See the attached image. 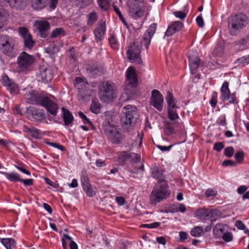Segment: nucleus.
Masks as SVG:
<instances>
[{"mask_svg": "<svg viewBox=\"0 0 249 249\" xmlns=\"http://www.w3.org/2000/svg\"><path fill=\"white\" fill-rule=\"evenodd\" d=\"M178 203L170 205L168 208V212L172 213L178 212Z\"/></svg>", "mask_w": 249, "mask_h": 249, "instance_id": "bf43d9fd", "label": "nucleus"}, {"mask_svg": "<svg viewBox=\"0 0 249 249\" xmlns=\"http://www.w3.org/2000/svg\"><path fill=\"white\" fill-rule=\"evenodd\" d=\"M47 143L50 145H51V146L54 147L58 148V149L62 151H64L65 150V147L63 145H62L59 143H55V142H47Z\"/></svg>", "mask_w": 249, "mask_h": 249, "instance_id": "052dcab7", "label": "nucleus"}, {"mask_svg": "<svg viewBox=\"0 0 249 249\" xmlns=\"http://www.w3.org/2000/svg\"><path fill=\"white\" fill-rule=\"evenodd\" d=\"M166 101L167 103V108H179L176 105V99L173 94L169 91L167 92Z\"/></svg>", "mask_w": 249, "mask_h": 249, "instance_id": "cd10ccee", "label": "nucleus"}, {"mask_svg": "<svg viewBox=\"0 0 249 249\" xmlns=\"http://www.w3.org/2000/svg\"><path fill=\"white\" fill-rule=\"evenodd\" d=\"M108 41L110 46L113 49L116 50L119 48V43L117 36L114 33L110 34L108 38Z\"/></svg>", "mask_w": 249, "mask_h": 249, "instance_id": "7c9ffc66", "label": "nucleus"}, {"mask_svg": "<svg viewBox=\"0 0 249 249\" xmlns=\"http://www.w3.org/2000/svg\"><path fill=\"white\" fill-rule=\"evenodd\" d=\"M222 238L227 242H229L232 240V235L231 233L230 232H226L224 233Z\"/></svg>", "mask_w": 249, "mask_h": 249, "instance_id": "5fc2aeb1", "label": "nucleus"}, {"mask_svg": "<svg viewBox=\"0 0 249 249\" xmlns=\"http://www.w3.org/2000/svg\"><path fill=\"white\" fill-rule=\"evenodd\" d=\"M141 45L138 42H134L128 47L127 56L128 59L132 63H141L142 59L140 56Z\"/></svg>", "mask_w": 249, "mask_h": 249, "instance_id": "1a4fd4ad", "label": "nucleus"}, {"mask_svg": "<svg viewBox=\"0 0 249 249\" xmlns=\"http://www.w3.org/2000/svg\"><path fill=\"white\" fill-rule=\"evenodd\" d=\"M35 61L36 58L34 55L28 54L25 52H21L17 60L18 71L25 73L31 71Z\"/></svg>", "mask_w": 249, "mask_h": 249, "instance_id": "39448f33", "label": "nucleus"}, {"mask_svg": "<svg viewBox=\"0 0 249 249\" xmlns=\"http://www.w3.org/2000/svg\"><path fill=\"white\" fill-rule=\"evenodd\" d=\"M26 98L32 104L44 107L51 115H57L59 108L58 105L52 101L46 94L32 90L26 94Z\"/></svg>", "mask_w": 249, "mask_h": 249, "instance_id": "f03ea898", "label": "nucleus"}, {"mask_svg": "<svg viewBox=\"0 0 249 249\" xmlns=\"http://www.w3.org/2000/svg\"><path fill=\"white\" fill-rule=\"evenodd\" d=\"M217 191L213 188H209L205 193V196L206 197L215 196L217 195Z\"/></svg>", "mask_w": 249, "mask_h": 249, "instance_id": "8fccbe9b", "label": "nucleus"}, {"mask_svg": "<svg viewBox=\"0 0 249 249\" xmlns=\"http://www.w3.org/2000/svg\"><path fill=\"white\" fill-rule=\"evenodd\" d=\"M160 223L159 222H156L151 224H146L142 225L143 228H147L149 229L157 228L160 225Z\"/></svg>", "mask_w": 249, "mask_h": 249, "instance_id": "864d4df0", "label": "nucleus"}, {"mask_svg": "<svg viewBox=\"0 0 249 249\" xmlns=\"http://www.w3.org/2000/svg\"><path fill=\"white\" fill-rule=\"evenodd\" d=\"M194 216L202 221L210 220L212 224L221 217V213L216 209H211L202 207L195 212Z\"/></svg>", "mask_w": 249, "mask_h": 249, "instance_id": "20e7f679", "label": "nucleus"}, {"mask_svg": "<svg viewBox=\"0 0 249 249\" xmlns=\"http://www.w3.org/2000/svg\"><path fill=\"white\" fill-rule=\"evenodd\" d=\"M217 103V93L215 91L213 92V94L212 96L211 99L210 101V104L211 106L214 108Z\"/></svg>", "mask_w": 249, "mask_h": 249, "instance_id": "3c124183", "label": "nucleus"}, {"mask_svg": "<svg viewBox=\"0 0 249 249\" xmlns=\"http://www.w3.org/2000/svg\"><path fill=\"white\" fill-rule=\"evenodd\" d=\"M245 154L243 151H238L234 155V158L238 163H241L244 160Z\"/></svg>", "mask_w": 249, "mask_h": 249, "instance_id": "09e8293b", "label": "nucleus"}, {"mask_svg": "<svg viewBox=\"0 0 249 249\" xmlns=\"http://www.w3.org/2000/svg\"><path fill=\"white\" fill-rule=\"evenodd\" d=\"M196 22L197 23V25L200 27L203 28L204 27V20L202 17V16L200 15L198 16L196 18Z\"/></svg>", "mask_w": 249, "mask_h": 249, "instance_id": "680f3d73", "label": "nucleus"}, {"mask_svg": "<svg viewBox=\"0 0 249 249\" xmlns=\"http://www.w3.org/2000/svg\"><path fill=\"white\" fill-rule=\"evenodd\" d=\"M0 242L6 249H12L16 245L15 240L11 238H0Z\"/></svg>", "mask_w": 249, "mask_h": 249, "instance_id": "c85d7f7f", "label": "nucleus"}, {"mask_svg": "<svg viewBox=\"0 0 249 249\" xmlns=\"http://www.w3.org/2000/svg\"><path fill=\"white\" fill-rule=\"evenodd\" d=\"M34 26L41 37L45 38L48 36L50 25L47 21L37 20L35 22Z\"/></svg>", "mask_w": 249, "mask_h": 249, "instance_id": "a211bd4d", "label": "nucleus"}, {"mask_svg": "<svg viewBox=\"0 0 249 249\" xmlns=\"http://www.w3.org/2000/svg\"><path fill=\"white\" fill-rule=\"evenodd\" d=\"M183 27V23L179 21H175L168 27L165 32V35L168 36H171L175 33L179 31Z\"/></svg>", "mask_w": 249, "mask_h": 249, "instance_id": "5701e85b", "label": "nucleus"}, {"mask_svg": "<svg viewBox=\"0 0 249 249\" xmlns=\"http://www.w3.org/2000/svg\"><path fill=\"white\" fill-rule=\"evenodd\" d=\"M234 149L232 146H229L225 148L224 154L228 158L231 157L234 154Z\"/></svg>", "mask_w": 249, "mask_h": 249, "instance_id": "de8ad7c7", "label": "nucleus"}, {"mask_svg": "<svg viewBox=\"0 0 249 249\" xmlns=\"http://www.w3.org/2000/svg\"><path fill=\"white\" fill-rule=\"evenodd\" d=\"M28 118L32 121L40 122L46 118V114L43 109L30 107L26 110Z\"/></svg>", "mask_w": 249, "mask_h": 249, "instance_id": "ddd939ff", "label": "nucleus"}, {"mask_svg": "<svg viewBox=\"0 0 249 249\" xmlns=\"http://www.w3.org/2000/svg\"><path fill=\"white\" fill-rule=\"evenodd\" d=\"M1 173L5 176L8 180L12 182H20L21 180L20 176L17 173H6L3 172H2Z\"/></svg>", "mask_w": 249, "mask_h": 249, "instance_id": "c756f323", "label": "nucleus"}, {"mask_svg": "<svg viewBox=\"0 0 249 249\" xmlns=\"http://www.w3.org/2000/svg\"><path fill=\"white\" fill-rule=\"evenodd\" d=\"M224 147V144L222 142H217L214 144L213 149L220 152Z\"/></svg>", "mask_w": 249, "mask_h": 249, "instance_id": "4d7b16f0", "label": "nucleus"}, {"mask_svg": "<svg viewBox=\"0 0 249 249\" xmlns=\"http://www.w3.org/2000/svg\"><path fill=\"white\" fill-rule=\"evenodd\" d=\"M18 31L22 39L25 37H27V36L31 35L29 30L26 27H19L18 28Z\"/></svg>", "mask_w": 249, "mask_h": 249, "instance_id": "c03bdc74", "label": "nucleus"}, {"mask_svg": "<svg viewBox=\"0 0 249 249\" xmlns=\"http://www.w3.org/2000/svg\"><path fill=\"white\" fill-rule=\"evenodd\" d=\"M22 39L24 43V47L25 50H31L35 45L36 42L32 38L31 35L23 38Z\"/></svg>", "mask_w": 249, "mask_h": 249, "instance_id": "473e14b6", "label": "nucleus"}, {"mask_svg": "<svg viewBox=\"0 0 249 249\" xmlns=\"http://www.w3.org/2000/svg\"><path fill=\"white\" fill-rule=\"evenodd\" d=\"M105 131L108 140L113 144H120L123 140L122 134L115 126H107Z\"/></svg>", "mask_w": 249, "mask_h": 249, "instance_id": "f8f14e48", "label": "nucleus"}, {"mask_svg": "<svg viewBox=\"0 0 249 249\" xmlns=\"http://www.w3.org/2000/svg\"><path fill=\"white\" fill-rule=\"evenodd\" d=\"M124 109L126 110V111L124 112V115L123 116L122 118V122L124 125L129 124L131 126L134 124L138 117L136 107L129 105L124 107Z\"/></svg>", "mask_w": 249, "mask_h": 249, "instance_id": "6e6552de", "label": "nucleus"}, {"mask_svg": "<svg viewBox=\"0 0 249 249\" xmlns=\"http://www.w3.org/2000/svg\"><path fill=\"white\" fill-rule=\"evenodd\" d=\"M203 232V229L202 227L196 226L191 230L190 233L194 237H199Z\"/></svg>", "mask_w": 249, "mask_h": 249, "instance_id": "58836bf2", "label": "nucleus"}, {"mask_svg": "<svg viewBox=\"0 0 249 249\" xmlns=\"http://www.w3.org/2000/svg\"><path fill=\"white\" fill-rule=\"evenodd\" d=\"M80 182L83 190L88 196L91 197L95 195V191L92 187L86 172H82L80 178Z\"/></svg>", "mask_w": 249, "mask_h": 249, "instance_id": "2eb2a0df", "label": "nucleus"}, {"mask_svg": "<svg viewBox=\"0 0 249 249\" xmlns=\"http://www.w3.org/2000/svg\"><path fill=\"white\" fill-rule=\"evenodd\" d=\"M229 83L225 81L220 88V98L223 101H229L230 104H237L238 101L235 93H231L229 88Z\"/></svg>", "mask_w": 249, "mask_h": 249, "instance_id": "9d476101", "label": "nucleus"}, {"mask_svg": "<svg viewBox=\"0 0 249 249\" xmlns=\"http://www.w3.org/2000/svg\"><path fill=\"white\" fill-rule=\"evenodd\" d=\"M101 109L100 104L96 98H93L91 101V104L90 107V110L95 113L97 114L100 112Z\"/></svg>", "mask_w": 249, "mask_h": 249, "instance_id": "72a5a7b5", "label": "nucleus"}, {"mask_svg": "<svg viewBox=\"0 0 249 249\" xmlns=\"http://www.w3.org/2000/svg\"><path fill=\"white\" fill-rule=\"evenodd\" d=\"M20 182L23 183L25 186H31L33 184V179L32 178L29 179H22Z\"/></svg>", "mask_w": 249, "mask_h": 249, "instance_id": "0e129e2a", "label": "nucleus"}, {"mask_svg": "<svg viewBox=\"0 0 249 249\" xmlns=\"http://www.w3.org/2000/svg\"><path fill=\"white\" fill-rule=\"evenodd\" d=\"M27 0H0V3H8L11 7L21 8L26 5Z\"/></svg>", "mask_w": 249, "mask_h": 249, "instance_id": "393cba45", "label": "nucleus"}, {"mask_svg": "<svg viewBox=\"0 0 249 249\" xmlns=\"http://www.w3.org/2000/svg\"><path fill=\"white\" fill-rule=\"evenodd\" d=\"M86 73L91 78H96L105 72L104 68L99 65L97 63L92 62L86 66Z\"/></svg>", "mask_w": 249, "mask_h": 249, "instance_id": "dca6fc26", "label": "nucleus"}, {"mask_svg": "<svg viewBox=\"0 0 249 249\" xmlns=\"http://www.w3.org/2000/svg\"><path fill=\"white\" fill-rule=\"evenodd\" d=\"M222 165L224 166H235L236 165V163L233 160H224Z\"/></svg>", "mask_w": 249, "mask_h": 249, "instance_id": "13d9d810", "label": "nucleus"}, {"mask_svg": "<svg viewBox=\"0 0 249 249\" xmlns=\"http://www.w3.org/2000/svg\"><path fill=\"white\" fill-rule=\"evenodd\" d=\"M235 226L239 230H243L245 229L246 226L244 224L241 220H237L235 221Z\"/></svg>", "mask_w": 249, "mask_h": 249, "instance_id": "69168bd1", "label": "nucleus"}, {"mask_svg": "<svg viewBox=\"0 0 249 249\" xmlns=\"http://www.w3.org/2000/svg\"><path fill=\"white\" fill-rule=\"evenodd\" d=\"M174 15L180 19H184L187 16V13L182 11H175L173 13Z\"/></svg>", "mask_w": 249, "mask_h": 249, "instance_id": "603ef678", "label": "nucleus"}, {"mask_svg": "<svg viewBox=\"0 0 249 249\" xmlns=\"http://www.w3.org/2000/svg\"><path fill=\"white\" fill-rule=\"evenodd\" d=\"M151 104L159 111H161L163 109V96L157 89L152 91Z\"/></svg>", "mask_w": 249, "mask_h": 249, "instance_id": "f3484780", "label": "nucleus"}, {"mask_svg": "<svg viewBox=\"0 0 249 249\" xmlns=\"http://www.w3.org/2000/svg\"><path fill=\"white\" fill-rule=\"evenodd\" d=\"M2 83L11 94H17L18 93L19 89L18 85L10 81L7 76L3 78Z\"/></svg>", "mask_w": 249, "mask_h": 249, "instance_id": "4be33fe9", "label": "nucleus"}, {"mask_svg": "<svg viewBox=\"0 0 249 249\" xmlns=\"http://www.w3.org/2000/svg\"><path fill=\"white\" fill-rule=\"evenodd\" d=\"M157 26L156 23H152L149 26L148 29L143 34L142 40H141V44L145 46L146 50H147L149 47L151 38L155 33Z\"/></svg>", "mask_w": 249, "mask_h": 249, "instance_id": "6ab92c4d", "label": "nucleus"}, {"mask_svg": "<svg viewBox=\"0 0 249 249\" xmlns=\"http://www.w3.org/2000/svg\"><path fill=\"white\" fill-rule=\"evenodd\" d=\"M69 56L70 57L71 59L75 60L76 59V54L75 53V49L74 47H71L69 50Z\"/></svg>", "mask_w": 249, "mask_h": 249, "instance_id": "774afa93", "label": "nucleus"}, {"mask_svg": "<svg viewBox=\"0 0 249 249\" xmlns=\"http://www.w3.org/2000/svg\"><path fill=\"white\" fill-rule=\"evenodd\" d=\"M61 110L62 111V118L64 125L66 126L71 125L74 120L72 114L69 110L64 107L61 108Z\"/></svg>", "mask_w": 249, "mask_h": 249, "instance_id": "b1692460", "label": "nucleus"}, {"mask_svg": "<svg viewBox=\"0 0 249 249\" xmlns=\"http://www.w3.org/2000/svg\"><path fill=\"white\" fill-rule=\"evenodd\" d=\"M114 86L109 81L103 82L99 85V96L102 101L107 103L113 100L116 96Z\"/></svg>", "mask_w": 249, "mask_h": 249, "instance_id": "423d86ee", "label": "nucleus"}, {"mask_svg": "<svg viewBox=\"0 0 249 249\" xmlns=\"http://www.w3.org/2000/svg\"><path fill=\"white\" fill-rule=\"evenodd\" d=\"M59 0H50L49 1V7L52 10H54L56 7L58 3Z\"/></svg>", "mask_w": 249, "mask_h": 249, "instance_id": "e2e57ef3", "label": "nucleus"}, {"mask_svg": "<svg viewBox=\"0 0 249 249\" xmlns=\"http://www.w3.org/2000/svg\"><path fill=\"white\" fill-rule=\"evenodd\" d=\"M88 18L87 25L89 26H92L97 20L98 15L95 12L93 11L88 15Z\"/></svg>", "mask_w": 249, "mask_h": 249, "instance_id": "c9c22d12", "label": "nucleus"}, {"mask_svg": "<svg viewBox=\"0 0 249 249\" xmlns=\"http://www.w3.org/2000/svg\"><path fill=\"white\" fill-rule=\"evenodd\" d=\"M128 6L131 16L134 18L142 17L144 14L143 3L140 0H129Z\"/></svg>", "mask_w": 249, "mask_h": 249, "instance_id": "9b49d317", "label": "nucleus"}, {"mask_svg": "<svg viewBox=\"0 0 249 249\" xmlns=\"http://www.w3.org/2000/svg\"><path fill=\"white\" fill-rule=\"evenodd\" d=\"M58 48L56 47V45L54 44H52L50 45V46L48 48V50L51 53H54L58 51Z\"/></svg>", "mask_w": 249, "mask_h": 249, "instance_id": "338daca9", "label": "nucleus"}, {"mask_svg": "<svg viewBox=\"0 0 249 249\" xmlns=\"http://www.w3.org/2000/svg\"><path fill=\"white\" fill-rule=\"evenodd\" d=\"M128 152L123 151L119 153L118 159L120 162H124L128 160L132 156Z\"/></svg>", "mask_w": 249, "mask_h": 249, "instance_id": "79ce46f5", "label": "nucleus"}, {"mask_svg": "<svg viewBox=\"0 0 249 249\" xmlns=\"http://www.w3.org/2000/svg\"><path fill=\"white\" fill-rule=\"evenodd\" d=\"M14 49V45L12 43H10L4 46H0V51L7 55L10 56L11 55L13 50Z\"/></svg>", "mask_w": 249, "mask_h": 249, "instance_id": "e433bc0d", "label": "nucleus"}, {"mask_svg": "<svg viewBox=\"0 0 249 249\" xmlns=\"http://www.w3.org/2000/svg\"><path fill=\"white\" fill-rule=\"evenodd\" d=\"M47 1V0H31V7L36 10H42L46 6Z\"/></svg>", "mask_w": 249, "mask_h": 249, "instance_id": "a878e982", "label": "nucleus"}, {"mask_svg": "<svg viewBox=\"0 0 249 249\" xmlns=\"http://www.w3.org/2000/svg\"><path fill=\"white\" fill-rule=\"evenodd\" d=\"M106 31V21L103 19L100 20L97 24V27L94 31L96 42H99L104 39Z\"/></svg>", "mask_w": 249, "mask_h": 249, "instance_id": "aec40b11", "label": "nucleus"}, {"mask_svg": "<svg viewBox=\"0 0 249 249\" xmlns=\"http://www.w3.org/2000/svg\"><path fill=\"white\" fill-rule=\"evenodd\" d=\"M40 74L43 82L48 83L53 78V72L51 68L45 65H41L39 68Z\"/></svg>", "mask_w": 249, "mask_h": 249, "instance_id": "412c9836", "label": "nucleus"}, {"mask_svg": "<svg viewBox=\"0 0 249 249\" xmlns=\"http://www.w3.org/2000/svg\"><path fill=\"white\" fill-rule=\"evenodd\" d=\"M24 131L29 133L32 137L35 139H39L41 135V131L40 130L34 127H28L27 126H24Z\"/></svg>", "mask_w": 249, "mask_h": 249, "instance_id": "bb28decb", "label": "nucleus"}, {"mask_svg": "<svg viewBox=\"0 0 249 249\" xmlns=\"http://www.w3.org/2000/svg\"><path fill=\"white\" fill-rule=\"evenodd\" d=\"M151 173L152 177L159 183V185L154 187L149 195L150 204L155 206L162 200L166 199L169 196L170 192L162 170L158 166H155L151 168Z\"/></svg>", "mask_w": 249, "mask_h": 249, "instance_id": "f257e3e1", "label": "nucleus"}, {"mask_svg": "<svg viewBox=\"0 0 249 249\" xmlns=\"http://www.w3.org/2000/svg\"><path fill=\"white\" fill-rule=\"evenodd\" d=\"M99 7L103 10H107L110 6V0H97Z\"/></svg>", "mask_w": 249, "mask_h": 249, "instance_id": "ea45409f", "label": "nucleus"}, {"mask_svg": "<svg viewBox=\"0 0 249 249\" xmlns=\"http://www.w3.org/2000/svg\"><path fill=\"white\" fill-rule=\"evenodd\" d=\"M164 133L167 135H170L174 131L172 123L169 121H165Z\"/></svg>", "mask_w": 249, "mask_h": 249, "instance_id": "a19ab883", "label": "nucleus"}, {"mask_svg": "<svg viewBox=\"0 0 249 249\" xmlns=\"http://www.w3.org/2000/svg\"><path fill=\"white\" fill-rule=\"evenodd\" d=\"M188 58L191 73L195 74L197 70L200 65V59L197 52L195 50H190L188 53Z\"/></svg>", "mask_w": 249, "mask_h": 249, "instance_id": "4468645a", "label": "nucleus"}, {"mask_svg": "<svg viewBox=\"0 0 249 249\" xmlns=\"http://www.w3.org/2000/svg\"><path fill=\"white\" fill-rule=\"evenodd\" d=\"M60 35H65V31L62 28H56L55 30H53L50 37L52 38H54Z\"/></svg>", "mask_w": 249, "mask_h": 249, "instance_id": "37998d69", "label": "nucleus"}, {"mask_svg": "<svg viewBox=\"0 0 249 249\" xmlns=\"http://www.w3.org/2000/svg\"><path fill=\"white\" fill-rule=\"evenodd\" d=\"M236 62L241 66H245L249 64V54L238 58Z\"/></svg>", "mask_w": 249, "mask_h": 249, "instance_id": "a18cd8bd", "label": "nucleus"}, {"mask_svg": "<svg viewBox=\"0 0 249 249\" xmlns=\"http://www.w3.org/2000/svg\"><path fill=\"white\" fill-rule=\"evenodd\" d=\"M78 115L82 119L83 122L84 124H92L89 118H88L87 117L82 111H79L78 112Z\"/></svg>", "mask_w": 249, "mask_h": 249, "instance_id": "6e6d98bb", "label": "nucleus"}, {"mask_svg": "<svg viewBox=\"0 0 249 249\" xmlns=\"http://www.w3.org/2000/svg\"><path fill=\"white\" fill-rule=\"evenodd\" d=\"M177 108H167V117L171 121L174 122L179 118V116L177 111Z\"/></svg>", "mask_w": 249, "mask_h": 249, "instance_id": "f704fd0d", "label": "nucleus"}, {"mask_svg": "<svg viewBox=\"0 0 249 249\" xmlns=\"http://www.w3.org/2000/svg\"><path fill=\"white\" fill-rule=\"evenodd\" d=\"M8 17L7 11L0 6V29L6 24Z\"/></svg>", "mask_w": 249, "mask_h": 249, "instance_id": "2f4dec72", "label": "nucleus"}, {"mask_svg": "<svg viewBox=\"0 0 249 249\" xmlns=\"http://www.w3.org/2000/svg\"><path fill=\"white\" fill-rule=\"evenodd\" d=\"M93 0H75V5L80 8H84L90 5Z\"/></svg>", "mask_w": 249, "mask_h": 249, "instance_id": "4c0bfd02", "label": "nucleus"}, {"mask_svg": "<svg viewBox=\"0 0 249 249\" xmlns=\"http://www.w3.org/2000/svg\"><path fill=\"white\" fill-rule=\"evenodd\" d=\"M249 23L248 17L243 13L231 16L229 19V32L232 36L236 35L240 30L245 28Z\"/></svg>", "mask_w": 249, "mask_h": 249, "instance_id": "7ed1b4c3", "label": "nucleus"}, {"mask_svg": "<svg viewBox=\"0 0 249 249\" xmlns=\"http://www.w3.org/2000/svg\"><path fill=\"white\" fill-rule=\"evenodd\" d=\"M11 38L7 36H0V46H4L11 42Z\"/></svg>", "mask_w": 249, "mask_h": 249, "instance_id": "49530a36", "label": "nucleus"}, {"mask_svg": "<svg viewBox=\"0 0 249 249\" xmlns=\"http://www.w3.org/2000/svg\"><path fill=\"white\" fill-rule=\"evenodd\" d=\"M126 79L125 81L124 90L128 95H132L135 92V88L138 84L137 74L135 69L129 67L125 73Z\"/></svg>", "mask_w": 249, "mask_h": 249, "instance_id": "0eeeda50", "label": "nucleus"}]
</instances>
